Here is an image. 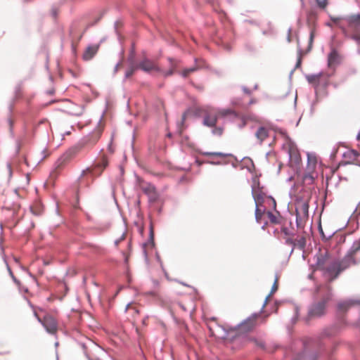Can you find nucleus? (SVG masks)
I'll list each match as a JSON object with an SVG mask.
<instances>
[{
	"label": "nucleus",
	"mask_w": 360,
	"mask_h": 360,
	"mask_svg": "<svg viewBox=\"0 0 360 360\" xmlns=\"http://www.w3.org/2000/svg\"><path fill=\"white\" fill-rule=\"evenodd\" d=\"M359 155V153L354 150H352L350 151H348L347 153L343 154L344 157H349V158L352 160H356Z\"/></svg>",
	"instance_id": "32"
},
{
	"label": "nucleus",
	"mask_w": 360,
	"mask_h": 360,
	"mask_svg": "<svg viewBox=\"0 0 360 360\" xmlns=\"http://www.w3.org/2000/svg\"><path fill=\"white\" fill-rule=\"evenodd\" d=\"M267 28L266 30H262V33L264 36H273L275 34V31L273 27V25L271 22H268Z\"/></svg>",
	"instance_id": "28"
},
{
	"label": "nucleus",
	"mask_w": 360,
	"mask_h": 360,
	"mask_svg": "<svg viewBox=\"0 0 360 360\" xmlns=\"http://www.w3.org/2000/svg\"><path fill=\"white\" fill-rule=\"evenodd\" d=\"M202 155L205 156H217V157H228L232 156L231 153H224L222 152H202Z\"/></svg>",
	"instance_id": "29"
},
{
	"label": "nucleus",
	"mask_w": 360,
	"mask_h": 360,
	"mask_svg": "<svg viewBox=\"0 0 360 360\" xmlns=\"http://www.w3.org/2000/svg\"><path fill=\"white\" fill-rule=\"evenodd\" d=\"M257 345L261 347L262 349H264V350H266V347H265V343L264 342H259L257 343Z\"/></svg>",
	"instance_id": "55"
},
{
	"label": "nucleus",
	"mask_w": 360,
	"mask_h": 360,
	"mask_svg": "<svg viewBox=\"0 0 360 360\" xmlns=\"http://www.w3.org/2000/svg\"><path fill=\"white\" fill-rule=\"evenodd\" d=\"M319 232H320V234L321 236L322 239L325 240H327L330 239L335 233V231H333V232L330 233L328 235H325V233H323V229H322L321 225L319 226Z\"/></svg>",
	"instance_id": "35"
},
{
	"label": "nucleus",
	"mask_w": 360,
	"mask_h": 360,
	"mask_svg": "<svg viewBox=\"0 0 360 360\" xmlns=\"http://www.w3.org/2000/svg\"><path fill=\"white\" fill-rule=\"evenodd\" d=\"M222 328V329L224 330V335H223V337H222V338H226V336L228 335V332H227V331H226L224 328Z\"/></svg>",
	"instance_id": "63"
},
{
	"label": "nucleus",
	"mask_w": 360,
	"mask_h": 360,
	"mask_svg": "<svg viewBox=\"0 0 360 360\" xmlns=\"http://www.w3.org/2000/svg\"><path fill=\"white\" fill-rule=\"evenodd\" d=\"M285 245H292V248L290 250V255H291L295 248V240H293L292 238H288L285 239Z\"/></svg>",
	"instance_id": "38"
},
{
	"label": "nucleus",
	"mask_w": 360,
	"mask_h": 360,
	"mask_svg": "<svg viewBox=\"0 0 360 360\" xmlns=\"http://www.w3.org/2000/svg\"><path fill=\"white\" fill-rule=\"evenodd\" d=\"M137 65L138 69H141L143 72H150L152 70L162 72V70L155 65V64L148 58H144Z\"/></svg>",
	"instance_id": "6"
},
{
	"label": "nucleus",
	"mask_w": 360,
	"mask_h": 360,
	"mask_svg": "<svg viewBox=\"0 0 360 360\" xmlns=\"http://www.w3.org/2000/svg\"><path fill=\"white\" fill-rule=\"evenodd\" d=\"M6 167H7V169H8V172L9 178H11V176H12V169H11V164H10V163H7Z\"/></svg>",
	"instance_id": "53"
},
{
	"label": "nucleus",
	"mask_w": 360,
	"mask_h": 360,
	"mask_svg": "<svg viewBox=\"0 0 360 360\" xmlns=\"http://www.w3.org/2000/svg\"><path fill=\"white\" fill-rule=\"evenodd\" d=\"M194 61H195V63H197L198 61V58H195ZM199 68H200V67L198 65H197V64H195L193 67L184 69L183 71L180 72V75L183 77L186 78V77H187L188 76V75L190 73H192V72L198 70Z\"/></svg>",
	"instance_id": "21"
},
{
	"label": "nucleus",
	"mask_w": 360,
	"mask_h": 360,
	"mask_svg": "<svg viewBox=\"0 0 360 360\" xmlns=\"http://www.w3.org/2000/svg\"><path fill=\"white\" fill-rule=\"evenodd\" d=\"M134 58H135V49L134 46L133 45L131 47V49L130 51V53L128 57V62L129 64H135L134 63Z\"/></svg>",
	"instance_id": "36"
},
{
	"label": "nucleus",
	"mask_w": 360,
	"mask_h": 360,
	"mask_svg": "<svg viewBox=\"0 0 360 360\" xmlns=\"http://www.w3.org/2000/svg\"><path fill=\"white\" fill-rule=\"evenodd\" d=\"M276 281H277V278H276V280L274 281V283L273 284V285L271 287V290L270 294L268 296H266V297L265 299V301H264V302L263 304V306H262V309L266 305V304L267 302V300H268L269 297L271 296V293H273L274 292H275L277 290Z\"/></svg>",
	"instance_id": "40"
},
{
	"label": "nucleus",
	"mask_w": 360,
	"mask_h": 360,
	"mask_svg": "<svg viewBox=\"0 0 360 360\" xmlns=\"http://www.w3.org/2000/svg\"><path fill=\"white\" fill-rule=\"evenodd\" d=\"M266 214L271 223L276 224L279 223V221L277 220L276 217L271 211H267Z\"/></svg>",
	"instance_id": "41"
},
{
	"label": "nucleus",
	"mask_w": 360,
	"mask_h": 360,
	"mask_svg": "<svg viewBox=\"0 0 360 360\" xmlns=\"http://www.w3.org/2000/svg\"><path fill=\"white\" fill-rule=\"evenodd\" d=\"M290 32H291V28H289L288 29V37H287V39L288 41L290 42Z\"/></svg>",
	"instance_id": "62"
},
{
	"label": "nucleus",
	"mask_w": 360,
	"mask_h": 360,
	"mask_svg": "<svg viewBox=\"0 0 360 360\" xmlns=\"http://www.w3.org/2000/svg\"><path fill=\"white\" fill-rule=\"evenodd\" d=\"M218 116L217 115L205 112L203 117L202 124L212 128L216 126Z\"/></svg>",
	"instance_id": "10"
},
{
	"label": "nucleus",
	"mask_w": 360,
	"mask_h": 360,
	"mask_svg": "<svg viewBox=\"0 0 360 360\" xmlns=\"http://www.w3.org/2000/svg\"><path fill=\"white\" fill-rule=\"evenodd\" d=\"M244 22L248 23L252 25H255L257 27H259V25H260V23L255 20H245Z\"/></svg>",
	"instance_id": "48"
},
{
	"label": "nucleus",
	"mask_w": 360,
	"mask_h": 360,
	"mask_svg": "<svg viewBox=\"0 0 360 360\" xmlns=\"http://www.w3.org/2000/svg\"><path fill=\"white\" fill-rule=\"evenodd\" d=\"M75 107L74 109L70 110L68 113L77 117L81 116L84 112V106L75 105Z\"/></svg>",
	"instance_id": "25"
},
{
	"label": "nucleus",
	"mask_w": 360,
	"mask_h": 360,
	"mask_svg": "<svg viewBox=\"0 0 360 360\" xmlns=\"http://www.w3.org/2000/svg\"><path fill=\"white\" fill-rule=\"evenodd\" d=\"M295 311H296L295 316L292 318V323H295L297 319V316H298V308L297 307L295 308Z\"/></svg>",
	"instance_id": "57"
},
{
	"label": "nucleus",
	"mask_w": 360,
	"mask_h": 360,
	"mask_svg": "<svg viewBox=\"0 0 360 360\" xmlns=\"http://www.w3.org/2000/svg\"><path fill=\"white\" fill-rule=\"evenodd\" d=\"M340 267L342 271L349 268L352 264H356V260L354 257L349 254H346L341 260H338Z\"/></svg>",
	"instance_id": "8"
},
{
	"label": "nucleus",
	"mask_w": 360,
	"mask_h": 360,
	"mask_svg": "<svg viewBox=\"0 0 360 360\" xmlns=\"http://www.w3.org/2000/svg\"><path fill=\"white\" fill-rule=\"evenodd\" d=\"M340 330V327L337 324H335L328 328H326L320 333L319 339L321 340L325 338H330L335 335Z\"/></svg>",
	"instance_id": "9"
},
{
	"label": "nucleus",
	"mask_w": 360,
	"mask_h": 360,
	"mask_svg": "<svg viewBox=\"0 0 360 360\" xmlns=\"http://www.w3.org/2000/svg\"><path fill=\"white\" fill-rule=\"evenodd\" d=\"M143 190V192L147 195L148 196L150 194L153 193V192H155L156 191L155 188L154 186L151 185V184H149L148 186H146V187H143L142 188Z\"/></svg>",
	"instance_id": "33"
},
{
	"label": "nucleus",
	"mask_w": 360,
	"mask_h": 360,
	"mask_svg": "<svg viewBox=\"0 0 360 360\" xmlns=\"http://www.w3.org/2000/svg\"><path fill=\"white\" fill-rule=\"evenodd\" d=\"M137 69H138V67H137L136 64H129V66L128 67V68L125 71L124 77L122 82H125V81L127 80V78H129L131 76H132L133 74L134 73V72Z\"/></svg>",
	"instance_id": "23"
},
{
	"label": "nucleus",
	"mask_w": 360,
	"mask_h": 360,
	"mask_svg": "<svg viewBox=\"0 0 360 360\" xmlns=\"http://www.w3.org/2000/svg\"><path fill=\"white\" fill-rule=\"evenodd\" d=\"M316 160H314V161H311L310 155L308 153L307 154V170H308V172L306 174H304V175L303 176L304 180L307 181L309 179L311 181V182H312L314 181V176L311 173V170L314 169V168L316 166Z\"/></svg>",
	"instance_id": "13"
},
{
	"label": "nucleus",
	"mask_w": 360,
	"mask_h": 360,
	"mask_svg": "<svg viewBox=\"0 0 360 360\" xmlns=\"http://www.w3.org/2000/svg\"><path fill=\"white\" fill-rule=\"evenodd\" d=\"M316 3L317 4V6L319 8L321 9L326 8V7L328 5V0H315Z\"/></svg>",
	"instance_id": "42"
},
{
	"label": "nucleus",
	"mask_w": 360,
	"mask_h": 360,
	"mask_svg": "<svg viewBox=\"0 0 360 360\" xmlns=\"http://www.w3.org/2000/svg\"><path fill=\"white\" fill-rule=\"evenodd\" d=\"M131 305V303H128L127 305H126V307H125V309H124V311L126 312L129 309V307Z\"/></svg>",
	"instance_id": "64"
},
{
	"label": "nucleus",
	"mask_w": 360,
	"mask_h": 360,
	"mask_svg": "<svg viewBox=\"0 0 360 360\" xmlns=\"http://www.w3.org/2000/svg\"><path fill=\"white\" fill-rule=\"evenodd\" d=\"M301 53H302V49L300 48H299L298 58H297V63L295 64V69L298 68L301 66V63H302Z\"/></svg>",
	"instance_id": "44"
},
{
	"label": "nucleus",
	"mask_w": 360,
	"mask_h": 360,
	"mask_svg": "<svg viewBox=\"0 0 360 360\" xmlns=\"http://www.w3.org/2000/svg\"><path fill=\"white\" fill-rule=\"evenodd\" d=\"M148 202L150 203H153V202H156L158 200L159 195H158V192L155 191L153 193L150 194L148 196Z\"/></svg>",
	"instance_id": "37"
},
{
	"label": "nucleus",
	"mask_w": 360,
	"mask_h": 360,
	"mask_svg": "<svg viewBox=\"0 0 360 360\" xmlns=\"http://www.w3.org/2000/svg\"><path fill=\"white\" fill-rule=\"evenodd\" d=\"M345 19L350 26L360 25V13L349 15Z\"/></svg>",
	"instance_id": "22"
},
{
	"label": "nucleus",
	"mask_w": 360,
	"mask_h": 360,
	"mask_svg": "<svg viewBox=\"0 0 360 360\" xmlns=\"http://www.w3.org/2000/svg\"><path fill=\"white\" fill-rule=\"evenodd\" d=\"M268 198L271 202L272 205H273V208L275 210L276 207V202L275 199L272 196H271V195L268 196Z\"/></svg>",
	"instance_id": "52"
},
{
	"label": "nucleus",
	"mask_w": 360,
	"mask_h": 360,
	"mask_svg": "<svg viewBox=\"0 0 360 360\" xmlns=\"http://www.w3.org/2000/svg\"><path fill=\"white\" fill-rule=\"evenodd\" d=\"M212 134L214 136H221L224 131V128L221 127H212Z\"/></svg>",
	"instance_id": "34"
},
{
	"label": "nucleus",
	"mask_w": 360,
	"mask_h": 360,
	"mask_svg": "<svg viewBox=\"0 0 360 360\" xmlns=\"http://www.w3.org/2000/svg\"><path fill=\"white\" fill-rule=\"evenodd\" d=\"M314 257L316 259L315 265L316 266H318V268L321 270H322V269H325V267L323 266L329 257L328 252H325L324 253H320L319 255H316Z\"/></svg>",
	"instance_id": "15"
},
{
	"label": "nucleus",
	"mask_w": 360,
	"mask_h": 360,
	"mask_svg": "<svg viewBox=\"0 0 360 360\" xmlns=\"http://www.w3.org/2000/svg\"><path fill=\"white\" fill-rule=\"evenodd\" d=\"M98 45H89L84 51L82 58L84 60H90L94 58L98 50Z\"/></svg>",
	"instance_id": "12"
},
{
	"label": "nucleus",
	"mask_w": 360,
	"mask_h": 360,
	"mask_svg": "<svg viewBox=\"0 0 360 360\" xmlns=\"http://www.w3.org/2000/svg\"><path fill=\"white\" fill-rule=\"evenodd\" d=\"M266 209L264 207H259L258 205L255 206V221L257 223L261 224L262 223V217L265 212Z\"/></svg>",
	"instance_id": "20"
},
{
	"label": "nucleus",
	"mask_w": 360,
	"mask_h": 360,
	"mask_svg": "<svg viewBox=\"0 0 360 360\" xmlns=\"http://www.w3.org/2000/svg\"><path fill=\"white\" fill-rule=\"evenodd\" d=\"M281 232L285 236H294V233L291 232L287 227H282Z\"/></svg>",
	"instance_id": "47"
},
{
	"label": "nucleus",
	"mask_w": 360,
	"mask_h": 360,
	"mask_svg": "<svg viewBox=\"0 0 360 360\" xmlns=\"http://www.w3.org/2000/svg\"><path fill=\"white\" fill-rule=\"evenodd\" d=\"M186 113H184V114L182 115V117H181V125H183V124H184V121H185V120H186Z\"/></svg>",
	"instance_id": "61"
},
{
	"label": "nucleus",
	"mask_w": 360,
	"mask_h": 360,
	"mask_svg": "<svg viewBox=\"0 0 360 360\" xmlns=\"http://www.w3.org/2000/svg\"><path fill=\"white\" fill-rule=\"evenodd\" d=\"M119 66H120V62L117 63L116 65H115L114 70H113V75H115L117 72Z\"/></svg>",
	"instance_id": "56"
},
{
	"label": "nucleus",
	"mask_w": 360,
	"mask_h": 360,
	"mask_svg": "<svg viewBox=\"0 0 360 360\" xmlns=\"http://www.w3.org/2000/svg\"><path fill=\"white\" fill-rule=\"evenodd\" d=\"M51 15L53 18H56L58 15V11L56 8H53L51 10Z\"/></svg>",
	"instance_id": "58"
},
{
	"label": "nucleus",
	"mask_w": 360,
	"mask_h": 360,
	"mask_svg": "<svg viewBox=\"0 0 360 360\" xmlns=\"http://www.w3.org/2000/svg\"><path fill=\"white\" fill-rule=\"evenodd\" d=\"M306 243L307 241L305 237L302 236L299 239L295 240V248L304 252L306 246Z\"/></svg>",
	"instance_id": "26"
},
{
	"label": "nucleus",
	"mask_w": 360,
	"mask_h": 360,
	"mask_svg": "<svg viewBox=\"0 0 360 360\" xmlns=\"http://www.w3.org/2000/svg\"><path fill=\"white\" fill-rule=\"evenodd\" d=\"M108 161L105 158H102L100 161L95 164L94 169L91 171L93 175L99 176L103 170L107 167Z\"/></svg>",
	"instance_id": "17"
},
{
	"label": "nucleus",
	"mask_w": 360,
	"mask_h": 360,
	"mask_svg": "<svg viewBox=\"0 0 360 360\" xmlns=\"http://www.w3.org/2000/svg\"><path fill=\"white\" fill-rule=\"evenodd\" d=\"M252 195L255 202V206L258 205L259 207H263L262 204L264 202V198L266 194L259 188L255 190L253 187L252 188Z\"/></svg>",
	"instance_id": "11"
},
{
	"label": "nucleus",
	"mask_w": 360,
	"mask_h": 360,
	"mask_svg": "<svg viewBox=\"0 0 360 360\" xmlns=\"http://www.w3.org/2000/svg\"><path fill=\"white\" fill-rule=\"evenodd\" d=\"M295 212H296V219H295L296 226L297 228H300L301 217H300V212H299L297 208H296Z\"/></svg>",
	"instance_id": "45"
},
{
	"label": "nucleus",
	"mask_w": 360,
	"mask_h": 360,
	"mask_svg": "<svg viewBox=\"0 0 360 360\" xmlns=\"http://www.w3.org/2000/svg\"><path fill=\"white\" fill-rule=\"evenodd\" d=\"M354 303H359L360 304V300H349L340 302L338 304V310L340 311H346ZM358 325L360 326V318L358 320Z\"/></svg>",
	"instance_id": "14"
},
{
	"label": "nucleus",
	"mask_w": 360,
	"mask_h": 360,
	"mask_svg": "<svg viewBox=\"0 0 360 360\" xmlns=\"http://www.w3.org/2000/svg\"><path fill=\"white\" fill-rule=\"evenodd\" d=\"M168 60L170 63V65H171L170 68L167 71L162 70V72H161L163 73V75L165 77L172 75L174 72V69L176 68V65H173V60H174L173 58H168Z\"/></svg>",
	"instance_id": "27"
},
{
	"label": "nucleus",
	"mask_w": 360,
	"mask_h": 360,
	"mask_svg": "<svg viewBox=\"0 0 360 360\" xmlns=\"http://www.w3.org/2000/svg\"><path fill=\"white\" fill-rule=\"evenodd\" d=\"M342 31H343V33L345 34V37H349L352 39H353L354 41H356L358 44H360V36H358V35H356V34H353V35L349 36L347 34V31H346V30L345 28H342Z\"/></svg>",
	"instance_id": "39"
},
{
	"label": "nucleus",
	"mask_w": 360,
	"mask_h": 360,
	"mask_svg": "<svg viewBox=\"0 0 360 360\" xmlns=\"http://www.w3.org/2000/svg\"><path fill=\"white\" fill-rule=\"evenodd\" d=\"M34 316L37 317L38 321L41 323L47 333L53 334L57 330V322L56 321L51 317H45L44 320L42 321L35 312Z\"/></svg>",
	"instance_id": "5"
},
{
	"label": "nucleus",
	"mask_w": 360,
	"mask_h": 360,
	"mask_svg": "<svg viewBox=\"0 0 360 360\" xmlns=\"http://www.w3.org/2000/svg\"><path fill=\"white\" fill-rule=\"evenodd\" d=\"M148 243L150 244L152 246L155 245L154 231H153V225L152 222H150V226H149V234H148Z\"/></svg>",
	"instance_id": "31"
},
{
	"label": "nucleus",
	"mask_w": 360,
	"mask_h": 360,
	"mask_svg": "<svg viewBox=\"0 0 360 360\" xmlns=\"http://www.w3.org/2000/svg\"><path fill=\"white\" fill-rule=\"evenodd\" d=\"M101 132L97 131L93 134L84 138L80 143L69 148L64 155L61 157L63 161H68L73 158L80 150L86 145H94L100 139Z\"/></svg>",
	"instance_id": "1"
},
{
	"label": "nucleus",
	"mask_w": 360,
	"mask_h": 360,
	"mask_svg": "<svg viewBox=\"0 0 360 360\" xmlns=\"http://www.w3.org/2000/svg\"><path fill=\"white\" fill-rule=\"evenodd\" d=\"M243 91L247 94H251V91L250 89H248L247 87L245 86H243Z\"/></svg>",
	"instance_id": "60"
},
{
	"label": "nucleus",
	"mask_w": 360,
	"mask_h": 360,
	"mask_svg": "<svg viewBox=\"0 0 360 360\" xmlns=\"http://www.w3.org/2000/svg\"><path fill=\"white\" fill-rule=\"evenodd\" d=\"M20 90H21L20 84L17 85L15 88V95H18V94H19L20 92Z\"/></svg>",
	"instance_id": "54"
},
{
	"label": "nucleus",
	"mask_w": 360,
	"mask_h": 360,
	"mask_svg": "<svg viewBox=\"0 0 360 360\" xmlns=\"http://www.w3.org/2000/svg\"><path fill=\"white\" fill-rule=\"evenodd\" d=\"M210 165H221V162L220 161H209L207 162Z\"/></svg>",
	"instance_id": "59"
},
{
	"label": "nucleus",
	"mask_w": 360,
	"mask_h": 360,
	"mask_svg": "<svg viewBox=\"0 0 360 360\" xmlns=\"http://www.w3.org/2000/svg\"><path fill=\"white\" fill-rule=\"evenodd\" d=\"M269 129L265 127H259L255 132V136L259 141V143L262 144L263 141L269 136Z\"/></svg>",
	"instance_id": "16"
},
{
	"label": "nucleus",
	"mask_w": 360,
	"mask_h": 360,
	"mask_svg": "<svg viewBox=\"0 0 360 360\" xmlns=\"http://www.w3.org/2000/svg\"><path fill=\"white\" fill-rule=\"evenodd\" d=\"M302 350L297 353L292 360H317L318 354L314 350H310L306 342L302 344Z\"/></svg>",
	"instance_id": "4"
},
{
	"label": "nucleus",
	"mask_w": 360,
	"mask_h": 360,
	"mask_svg": "<svg viewBox=\"0 0 360 360\" xmlns=\"http://www.w3.org/2000/svg\"><path fill=\"white\" fill-rule=\"evenodd\" d=\"M259 314L254 313L251 316H248L247 319H244L243 321L238 323L234 329H238L241 327H244L245 331H250L255 326V319L258 316Z\"/></svg>",
	"instance_id": "7"
},
{
	"label": "nucleus",
	"mask_w": 360,
	"mask_h": 360,
	"mask_svg": "<svg viewBox=\"0 0 360 360\" xmlns=\"http://www.w3.org/2000/svg\"><path fill=\"white\" fill-rule=\"evenodd\" d=\"M79 345L82 347V348L84 350V354L86 356V358L88 359V360H94L89 354L88 353V349L90 347H96L97 345L95 344V342H94L93 341H91V340H87L86 342H79Z\"/></svg>",
	"instance_id": "19"
},
{
	"label": "nucleus",
	"mask_w": 360,
	"mask_h": 360,
	"mask_svg": "<svg viewBox=\"0 0 360 360\" xmlns=\"http://www.w3.org/2000/svg\"><path fill=\"white\" fill-rule=\"evenodd\" d=\"M323 75L322 72L317 74L306 75L305 78L309 83H313L315 80L319 79Z\"/></svg>",
	"instance_id": "30"
},
{
	"label": "nucleus",
	"mask_w": 360,
	"mask_h": 360,
	"mask_svg": "<svg viewBox=\"0 0 360 360\" xmlns=\"http://www.w3.org/2000/svg\"><path fill=\"white\" fill-rule=\"evenodd\" d=\"M359 250L360 239L354 241V243H352V246L350 247L347 253L354 257V255H355Z\"/></svg>",
	"instance_id": "24"
},
{
	"label": "nucleus",
	"mask_w": 360,
	"mask_h": 360,
	"mask_svg": "<svg viewBox=\"0 0 360 360\" xmlns=\"http://www.w3.org/2000/svg\"><path fill=\"white\" fill-rule=\"evenodd\" d=\"M340 55L338 51L332 47L330 52L328 55V65L330 66L332 64L339 63Z\"/></svg>",
	"instance_id": "18"
},
{
	"label": "nucleus",
	"mask_w": 360,
	"mask_h": 360,
	"mask_svg": "<svg viewBox=\"0 0 360 360\" xmlns=\"http://www.w3.org/2000/svg\"><path fill=\"white\" fill-rule=\"evenodd\" d=\"M322 271H323L324 276L330 281L337 278L342 272L338 259L332 261L327 267L322 269Z\"/></svg>",
	"instance_id": "3"
},
{
	"label": "nucleus",
	"mask_w": 360,
	"mask_h": 360,
	"mask_svg": "<svg viewBox=\"0 0 360 360\" xmlns=\"http://www.w3.org/2000/svg\"><path fill=\"white\" fill-rule=\"evenodd\" d=\"M7 122L9 124L10 133H11V136H13V121L12 120V119L11 117H8L7 120Z\"/></svg>",
	"instance_id": "49"
},
{
	"label": "nucleus",
	"mask_w": 360,
	"mask_h": 360,
	"mask_svg": "<svg viewBox=\"0 0 360 360\" xmlns=\"http://www.w3.org/2000/svg\"><path fill=\"white\" fill-rule=\"evenodd\" d=\"M330 300L329 296L323 297L320 301L311 304L309 307L308 315L305 319V322L309 323V320L312 318H319L326 313V304Z\"/></svg>",
	"instance_id": "2"
},
{
	"label": "nucleus",
	"mask_w": 360,
	"mask_h": 360,
	"mask_svg": "<svg viewBox=\"0 0 360 360\" xmlns=\"http://www.w3.org/2000/svg\"><path fill=\"white\" fill-rule=\"evenodd\" d=\"M233 113H234V112L229 109H226L222 111V115H224V116H226V115H231Z\"/></svg>",
	"instance_id": "51"
},
{
	"label": "nucleus",
	"mask_w": 360,
	"mask_h": 360,
	"mask_svg": "<svg viewBox=\"0 0 360 360\" xmlns=\"http://www.w3.org/2000/svg\"><path fill=\"white\" fill-rule=\"evenodd\" d=\"M301 209L304 214H308L309 212V203L307 202H304L301 205Z\"/></svg>",
	"instance_id": "46"
},
{
	"label": "nucleus",
	"mask_w": 360,
	"mask_h": 360,
	"mask_svg": "<svg viewBox=\"0 0 360 360\" xmlns=\"http://www.w3.org/2000/svg\"><path fill=\"white\" fill-rule=\"evenodd\" d=\"M7 268H8V270L9 271V274L11 275V278H13V281L17 283L18 285L20 284V281L14 276L11 269H10V267L8 266V265L7 264Z\"/></svg>",
	"instance_id": "50"
},
{
	"label": "nucleus",
	"mask_w": 360,
	"mask_h": 360,
	"mask_svg": "<svg viewBox=\"0 0 360 360\" xmlns=\"http://www.w3.org/2000/svg\"><path fill=\"white\" fill-rule=\"evenodd\" d=\"M314 31H311L310 34H309V46H308L307 51H309L311 49L312 44L314 41Z\"/></svg>",
	"instance_id": "43"
}]
</instances>
